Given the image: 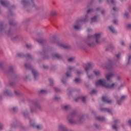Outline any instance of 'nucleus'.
<instances>
[{"label":"nucleus","mask_w":131,"mask_h":131,"mask_svg":"<svg viewBox=\"0 0 131 131\" xmlns=\"http://www.w3.org/2000/svg\"><path fill=\"white\" fill-rule=\"evenodd\" d=\"M83 68H84L89 78H92L93 77V75H90L89 72L94 67V63L92 62H89L87 64H83Z\"/></svg>","instance_id":"obj_4"},{"label":"nucleus","mask_w":131,"mask_h":131,"mask_svg":"<svg viewBox=\"0 0 131 131\" xmlns=\"http://www.w3.org/2000/svg\"><path fill=\"white\" fill-rule=\"evenodd\" d=\"M4 128V125L3 124H0V129L2 130Z\"/></svg>","instance_id":"obj_55"},{"label":"nucleus","mask_w":131,"mask_h":131,"mask_svg":"<svg viewBox=\"0 0 131 131\" xmlns=\"http://www.w3.org/2000/svg\"><path fill=\"white\" fill-rule=\"evenodd\" d=\"M10 25H13V26L16 25V24H15V22H14V21H10Z\"/></svg>","instance_id":"obj_50"},{"label":"nucleus","mask_w":131,"mask_h":131,"mask_svg":"<svg viewBox=\"0 0 131 131\" xmlns=\"http://www.w3.org/2000/svg\"><path fill=\"white\" fill-rule=\"evenodd\" d=\"M0 4L2 5V6H3V7H8L9 2L5 0H0Z\"/></svg>","instance_id":"obj_16"},{"label":"nucleus","mask_w":131,"mask_h":131,"mask_svg":"<svg viewBox=\"0 0 131 131\" xmlns=\"http://www.w3.org/2000/svg\"><path fill=\"white\" fill-rule=\"evenodd\" d=\"M93 37V35H88V40H90V39H92Z\"/></svg>","instance_id":"obj_47"},{"label":"nucleus","mask_w":131,"mask_h":131,"mask_svg":"<svg viewBox=\"0 0 131 131\" xmlns=\"http://www.w3.org/2000/svg\"><path fill=\"white\" fill-rule=\"evenodd\" d=\"M4 94L6 96H10V95L12 94V92L10 90H7L5 91H4Z\"/></svg>","instance_id":"obj_25"},{"label":"nucleus","mask_w":131,"mask_h":131,"mask_svg":"<svg viewBox=\"0 0 131 131\" xmlns=\"http://www.w3.org/2000/svg\"><path fill=\"white\" fill-rule=\"evenodd\" d=\"M80 99H81V100H82V102H83L84 103V102H85V97H83L82 98L79 97V98L76 99H75L76 102H77V100H79Z\"/></svg>","instance_id":"obj_28"},{"label":"nucleus","mask_w":131,"mask_h":131,"mask_svg":"<svg viewBox=\"0 0 131 131\" xmlns=\"http://www.w3.org/2000/svg\"><path fill=\"white\" fill-rule=\"evenodd\" d=\"M101 13L102 15H105V13H106V11L105 10L103 9L101 11Z\"/></svg>","instance_id":"obj_44"},{"label":"nucleus","mask_w":131,"mask_h":131,"mask_svg":"<svg viewBox=\"0 0 131 131\" xmlns=\"http://www.w3.org/2000/svg\"><path fill=\"white\" fill-rule=\"evenodd\" d=\"M74 81L76 83H79V82H81V79L79 78H76L75 79Z\"/></svg>","instance_id":"obj_30"},{"label":"nucleus","mask_w":131,"mask_h":131,"mask_svg":"<svg viewBox=\"0 0 131 131\" xmlns=\"http://www.w3.org/2000/svg\"><path fill=\"white\" fill-rule=\"evenodd\" d=\"M17 56L19 58H22L23 57H24V54H23V53H18L17 54Z\"/></svg>","instance_id":"obj_33"},{"label":"nucleus","mask_w":131,"mask_h":131,"mask_svg":"<svg viewBox=\"0 0 131 131\" xmlns=\"http://www.w3.org/2000/svg\"><path fill=\"white\" fill-rule=\"evenodd\" d=\"M14 93L15 95H16L17 96H19L20 95V93H19L18 91H15Z\"/></svg>","instance_id":"obj_57"},{"label":"nucleus","mask_w":131,"mask_h":131,"mask_svg":"<svg viewBox=\"0 0 131 131\" xmlns=\"http://www.w3.org/2000/svg\"><path fill=\"white\" fill-rule=\"evenodd\" d=\"M128 11H130V13H131V6H130V7L128 8Z\"/></svg>","instance_id":"obj_64"},{"label":"nucleus","mask_w":131,"mask_h":131,"mask_svg":"<svg viewBox=\"0 0 131 131\" xmlns=\"http://www.w3.org/2000/svg\"><path fill=\"white\" fill-rule=\"evenodd\" d=\"M126 99V96H122L119 100H117L118 104L121 105V102H123Z\"/></svg>","instance_id":"obj_19"},{"label":"nucleus","mask_w":131,"mask_h":131,"mask_svg":"<svg viewBox=\"0 0 131 131\" xmlns=\"http://www.w3.org/2000/svg\"><path fill=\"white\" fill-rule=\"evenodd\" d=\"M11 39L13 41H16V40H18V39H19V36L13 35L11 37Z\"/></svg>","instance_id":"obj_22"},{"label":"nucleus","mask_w":131,"mask_h":131,"mask_svg":"<svg viewBox=\"0 0 131 131\" xmlns=\"http://www.w3.org/2000/svg\"><path fill=\"white\" fill-rule=\"evenodd\" d=\"M62 109L67 111V110H69V109H71V106L70 104H67L62 106Z\"/></svg>","instance_id":"obj_21"},{"label":"nucleus","mask_w":131,"mask_h":131,"mask_svg":"<svg viewBox=\"0 0 131 131\" xmlns=\"http://www.w3.org/2000/svg\"><path fill=\"white\" fill-rule=\"evenodd\" d=\"M92 12H94V9H89L88 11H87V13L88 14H90V13H92Z\"/></svg>","instance_id":"obj_39"},{"label":"nucleus","mask_w":131,"mask_h":131,"mask_svg":"<svg viewBox=\"0 0 131 131\" xmlns=\"http://www.w3.org/2000/svg\"><path fill=\"white\" fill-rule=\"evenodd\" d=\"M97 119H98V120H100L101 121H104V120H105V118L103 117H97Z\"/></svg>","instance_id":"obj_29"},{"label":"nucleus","mask_w":131,"mask_h":131,"mask_svg":"<svg viewBox=\"0 0 131 131\" xmlns=\"http://www.w3.org/2000/svg\"><path fill=\"white\" fill-rule=\"evenodd\" d=\"M96 86H99V85H101V86H104L106 89H111L112 90H114L116 89L117 86H118V84L117 83H112V84H107V81L106 80L103 79L97 81L96 82Z\"/></svg>","instance_id":"obj_2"},{"label":"nucleus","mask_w":131,"mask_h":131,"mask_svg":"<svg viewBox=\"0 0 131 131\" xmlns=\"http://www.w3.org/2000/svg\"><path fill=\"white\" fill-rule=\"evenodd\" d=\"M87 45L89 46V47H91V48H93V47H95V46H96V43H95V42H87Z\"/></svg>","instance_id":"obj_27"},{"label":"nucleus","mask_w":131,"mask_h":131,"mask_svg":"<svg viewBox=\"0 0 131 131\" xmlns=\"http://www.w3.org/2000/svg\"><path fill=\"white\" fill-rule=\"evenodd\" d=\"M29 119L30 120V124L33 128H35L36 127L38 130L42 129L43 126H42L41 124L36 125V122H35V121L32 120L30 118H29Z\"/></svg>","instance_id":"obj_6"},{"label":"nucleus","mask_w":131,"mask_h":131,"mask_svg":"<svg viewBox=\"0 0 131 131\" xmlns=\"http://www.w3.org/2000/svg\"><path fill=\"white\" fill-rule=\"evenodd\" d=\"M81 73H82V72L80 71H77L76 74H77V75H80V74H81Z\"/></svg>","instance_id":"obj_46"},{"label":"nucleus","mask_w":131,"mask_h":131,"mask_svg":"<svg viewBox=\"0 0 131 131\" xmlns=\"http://www.w3.org/2000/svg\"><path fill=\"white\" fill-rule=\"evenodd\" d=\"M24 116L26 117L27 116H28V111H26L24 113Z\"/></svg>","instance_id":"obj_38"},{"label":"nucleus","mask_w":131,"mask_h":131,"mask_svg":"<svg viewBox=\"0 0 131 131\" xmlns=\"http://www.w3.org/2000/svg\"><path fill=\"white\" fill-rule=\"evenodd\" d=\"M68 61L69 62H73L74 61H75V58L74 57H70L68 59Z\"/></svg>","instance_id":"obj_31"},{"label":"nucleus","mask_w":131,"mask_h":131,"mask_svg":"<svg viewBox=\"0 0 131 131\" xmlns=\"http://www.w3.org/2000/svg\"><path fill=\"white\" fill-rule=\"evenodd\" d=\"M96 93L97 91L96 90H93L90 94H96Z\"/></svg>","instance_id":"obj_51"},{"label":"nucleus","mask_w":131,"mask_h":131,"mask_svg":"<svg viewBox=\"0 0 131 131\" xmlns=\"http://www.w3.org/2000/svg\"><path fill=\"white\" fill-rule=\"evenodd\" d=\"M66 76H67V77H71L72 76L71 73L69 72H67L66 73Z\"/></svg>","instance_id":"obj_34"},{"label":"nucleus","mask_w":131,"mask_h":131,"mask_svg":"<svg viewBox=\"0 0 131 131\" xmlns=\"http://www.w3.org/2000/svg\"><path fill=\"white\" fill-rule=\"evenodd\" d=\"M95 38L96 39V42L97 45H100L101 43V33H96L95 34Z\"/></svg>","instance_id":"obj_8"},{"label":"nucleus","mask_w":131,"mask_h":131,"mask_svg":"<svg viewBox=\"0 0 131 131\" xmlns=\"http://www.w3.org/2000/svg\"><path fill=\"white\" fill-rule=\"evenodd\" d=\"M52 57L53 58V59H61L62 58V56H61V55L58 54V53H56L55 54H52Z\"/></svg>","instance_id":"obj_18"},{"label":"nucleus","mask_w":131,"mask_h":131,"mask_svg":"<svg viewBox=\"0 0 131 131\" xmlns=\"http://www.w3.org/2000/svg\"><path fill=\"white\" fill-rule=\"evenodd\" d=\"M40 93L41 94H46V93H47V91L45 90H41L40 91Z\"/></svg>","instance_id":"obj_40"},{"label":"nucleus","mask_w":131,"mask_h":131,"mask_svg":"<svg viewBox=\"0 0 131 131\" xmlns=\"http://www.w3.org/2000/svg\"><path fill=\"white\" fill-rule=\"evenodd\" d=\"M121 45L122 46H125V44H124V42L123 41H122L121 42H120Z\"/></svg>","instance_id":"obj_62"},{"label":"nucleus","mask_w":131,"mask_h":131,"mask_svg":"<svg viewBox=\"0 0 131 131\" xmlns=\"http://www.w3.org/2000/svg\"><path fill=\"white\" fill-rule=\"evenodd\" d=\"M101 111L102 112H108V113L111 114L112 113V111L109 108H100Z\"/></svg>","instance_id":"obj_20"},{"label":"nucleus","mask_w":131,"mask_h":131,"mask_svg":"<svg viewBox=\"0 0 131 131\" xmlns=\"http://www.w3.org/2000/svg\"><path fill=\"white\" fill-rule=\"evenodd\" d=\"M94 73L96 76H100L101 75V72L98 70L94 71Z\"/></svg>","instance_id":"obj_23"},{"label":"nucleus","mask_w":131,"mask_h":131,"mask_svg":"<svg viewBox=\"0 0 131 131\" xmlns=\"http://www.w3.org/2000/svg\"><path fill=\"white\" fill-rule=\"evenodd\" d=\"M35 111V110L34 109V108L31 107H30V112H31V113H33V112H34Z\"/></svg>","instance_id":"obj_41"},{"label":"nucleus","mask_w":131,"mask_h":131,"mask_svg":"<svg viewBox=\"0 0 131 131\" xmlns=\"http://www.w3.org/2000/svg\"><path fill=\"white\" fill-rule=\"evenodd\" d=\"M26 47H27V48H28V49H30V48H31V45H30V44H29V45L27 44V45H26Z\"/></svg>","instance_id":"obj_56"},{"label":"nucleus","mask_w":131,"mask_h":131,"mask_svg":"<svg viewBox=\"0 0 131 131\" xmlns=\"http://www.w3.org/2000/svg\"><path fill=\"white\" fill-rule=\"evenodd\" d=\"M127 27H128V28L130 29V28H131V24L128 25H127Z\"/></svg>","instance_id":"obj_63"},{"label":"nucleus","mask_w":131,"mask_h":131,"mask_svg":"<svg viewBox=\"0 0 131 131\" xmlns=\"http://www.w3.org/2000/svg\"><path fill=\"white\" fill-rule=\"evenodd\" d=\"M109 29L113 32V33H116V30H115V29H114V27L113 26H111L108 27Z\"/></svg>","instance_id":"obj_26"},{"label":"nucleus","mask_w":131,"mask_h":131,"mask_svg":"<svg viewBox=\"0 0 131 131\" xmlns=\"http://www.w3.org/2000/svg\"><path fill=\"white\" fill-rule=\"evenodd\" d=\"M99 18V15H95L91 18V24H93L96 22H98V19Z\"/></svg>","instance_id":"obj_10"},{"label":"nucleus","mask_w":131,"mask_h":131,"mask_svg":"<svg viewBox=\"0 0 131 131\" xmlns=\"http://www.w3.org/2000/svg\"><path fill=\"white\" fill-rule=\"evenodd\" d=\"M61 82L63 84H65V83H66V80H65V78H62V79L61 80Z\"/></svg>","instance_id":"obj_43"},{"label":"nucleus","mask_w":131,"mask_h":131,"mask_svg":"<svg viewBox=\"0 0 131 131\" xmlns=\"http://www.w3.org/2000/svg\"><path fill=\"white\" fill-rule=\"evenodd\" d=\"M115 76V73H112L106 74L105 77L107 80H110V79H111V78H113V77H114Z\"/></svg>","instance_id":"obj_13"},{"label":"nucleus","mask_w":131,"mask_h":131,"mask_svg":"<svg viewBox=\"0 0 131 131\" xmlns=\"http://www.w3.org/2000/svg\"><path fill=\"white\" fill-rule=\"evenodd\" d=\"M50 14H51V16H55V15H56L57 14V12H56L55 11H51Z\"/></svg>","instance_id":"obj_36"},{"label":"nucleus","mask_w":131,"mask_h":131,"mask_svg":"<svg viewBox=\"0 0 131 131\" xmlns=\"http://www.w3.org/2000/svg\"><path fill=\"white\" fill-rule=\"evenodd\" d=\"M113 10L115 12H116V11H118V8H117V7H114L113 8Z\"/></svg>","instance_id":"obj_45"},{"label":"nucleus","mask_w":131,"mask_h":131,"mask_svg":"<svg viewBox=\"0 0 131 131\" xmlns=\"http://www.w3.org/2000/svg\"><path fill=\"white\" fill-rule=\"evenodd\" d=\"M49 82L50 83V85H53V84H54V80H53V79H50Z\"/></svg>","instance_id":"obj_37"},{"label":"nucleus","mask_w":131,"mask_h":131,"mask_svg":"<svg viewBox=\"0 0 131 131\" xmlns=\"http://www.w3.org/2000/svg\"><path fill=\"white\" fill-rule=\"evenodd\" d=\"M95 127H96V128H99V127H100V125H99L97 124H95Z\"/></svg>","instance_id":"obj_60"},{"label":"nucleus","mask_w":131,"mask_h":131,"mask_svg":"<svg viewBox=\"0 0 131 131\" xmlns=\"http://www.w3.org/2000/svg\"><path fill=\"white\" fill-rule=\"evenodd\" d=\"M124 16L125 17H126V18H128V13L125 12L124 14Z\"/></svg>","instance_id":"obj_53"},{"label":"nucleus","mask_w":131,"mask_h":131,"mask_svg":"<svg viewBox=\"0 0 131 131\" xmlns=\"http://www.w3.org/2000/svg\"><path fill=\"white\" fill-rule=\"evenodd\" d=\"M10 32H11V30H9L8 32H7L6 34H7V35H10Z\"/></svg>","instance_id":"obj_61"},{"label":"nucleus","mask_w":131,"mask_h":131,"mask_svg":"<svg viewBox=\"0 0 131 131\" xmlns=\"http://www.w3.org/2000/svg\"><path fill=\"white\" fill-rule=\"evenodd\" d=\"M33 106L34 107H35V108L38 109V110H40V111L42 110V107H41V106H40V105H39V104H38L37 102H35L33 104Z\"/></svg>","instance_id":"obj_17"},{"label":"nucleus","mask_w":131,"mask_h":131,"mask_svg":"<svg viewBox=\"0 0 131 131\" xmlns=\"http://www.w3.org/2000/svg\"><path fill=\"white\" fill-rule=\"evenodd\" d=\"M89 21V16L86 15L84 18H82L79 21H76L75 24L74 25V28L75 30H79L80 29V23L81 22H88Z\"/></svg>","instance_id":"obj_5"},{"label":"nucleus","mask_w":131,"mask_h":131,"mask_svg":"<svg viewBox=\"0 0 131 131\" xmlns=\"http://www.w3.org/2000/svg\"><path fill=\"white\" fill-rule=\"evenodd\" d=\"M102 100L104 103H107V104H110L112 103V101L109 100V98L107 96H102Z\"/></svg>","instance_id":"obj_11"},{"label":"nucleus","mask_w":131,"mask_h":131,"mask_svg":"<svg viewBox=\"0 0 131 131\" xmlns=\"http://www.w3.org/2000/svg\"><path fill=\"white\" fill-rule=\"evenodd\" d=\"M116 57L117 59H119L120 58V53H118V54H117Z\"/></svg>","instance_id":"obj_58"},{"label":"nucleus","mask_w":131,"mask_h":131,"mask_svg":"<svg viewBox=\"0 0 131 131\" xmlns=\"http://www.w3.org/2000/svg\"><path fill=\"white\" fill-rule=\"evenodd\" d=\"M6 28H7V26L4 24V22L0 21V32L4 31Z\"/></svg>","instance_id":"obj_14"},{"label":"nucleus","mask_w":131,"mask_h":131,"mask_svg":"<svg viewBox=\"0 0 131 131\" xmlns=\"http://www.w3.org/2000/svg\"><path fill=\"white\" fill-rule=\"evenodd\" d=\"M58 128L61 130L68 131V129H67V127H66V126H65V125H63L62 124H60L58 125Z\"/></svg>","instance_id":"obj_15"},{"label":"nucleus","mask_w":131,"mask_h":131,"mask_svg":"<svg viewBox=\"0 0 131 131\" xmlns=\"http://www.w3.org/2000/svg\"><path fill=\"white\" fill-rule=\"evenodd\" d=\"M21 5L23 7L26 9H29V8H33L35 9H36V5L34 4L33 0H31L30 2H29L28 0H22Z\"/></svg>","instance_id":"obj_3"},{"label":"nucleus","mask_w":131,"mask_h":131,"mask_svg":"<svg viewBox=\"0 0 131 131\" xmlns=\"http://www.w3.org/2000/svg\"><path fill=\"white\" fill-rule=\"evenodd\" d=\"M75 112H73L68 116V120L70 124H76L79 122H82L84 120V117L82 115L78 117V119L76 120L75 117Z\"/></svg>","instance_id":"obj_1"},{"label":"nucleus","mask_w":131,"mask_h":131,"mask_svg":"<svg viewBox=\"0 0 131 131\" xmlns=\"http://www.w3.org/2000/svg\"><path fill=\"white\" fill-rule=\"evenodd\" d=\"M69 69L70 70H73L74 69H75V68L74 67H69Z\"/></svg>","instance_id":"obj_48"},{"label":"nucleus","mask_w":131,"mask_h":131,"mask_svg":"<svg viewBox=\"0 0 131 131\" xmlns=\"http://www.w3.org/2000/svg\"><path fill=\"white\" fill-rule=\"evenodd\" d=\"M37 41L39 43H43L45 41L43 39H40V40H38Z\"/></svg>","instance_id":"obj_35"},{"label":"nucleus","mask_w":131,"mask_h":131,"mask_svg":"<svg viewBox=\"0 0 131 131\" xmlns=\"http://www.w3.org/2000/svg\"><path fill=\"white\" fill-rule=\"evenodd\" d=\"M25 66L26 67V68H27V69H31L32 70V73L33 74V75H34V77L35 78V79H37V78H38V72H37L36 70H35V69L31 68V66H30V64H28L27 66V64H25Z\"/></svg>","instance_id":"obj_7"},{"label":"nucleus","mask_w":131,"mask_h":131,"mask_svg":"<svg viewBox=\"0 0 131 131\" xmlns=\"http://www.w3.org/2000/svg\"><path fill=\"white\" fill-rule=\"evenodd\" d=\"M12 111H13V112H17V111H18V107H16V106H14L13 107H12V108L11 109Z\"/></svg>","instance_id":"obj_32"},{"label":"nucleus","mask_w":131,"mask_h":131,"mask_svg":"<svg viewBox=\"0 0 131 131\" xmlns=\"http://www.w3.org/2000/svg\"><path fill=\"white\" fill-rule=\"evenodd\" d=\"M43 68H44V69H48L49 67L46 64H44V65H43Z\"/></svg>","instance_id":"obj_54"},{"label":"nucleus","mask_w":131,"mask_h":131,"mask_svg":"<svg viewBox=\"0 0 131 131\" xmlns=\"http://www.w3.org/2000/svg\"><path fill=\"white\" fill-rule=\"evenodd\" d=\"M107 4H112V5H115L116 1L115 0H106Z\"/></svg>","instance_id":"obj_24"},{"label":"nucleus","mask_w":131,"mask_h":131,"mask_svg":"<svg viewBox=\"0 0 131 131\" xmlns=\"http://www.w3.org/2000/svg\"><path fill=\"white\" fill-rule=\"evenodd\" d=\"M57 45L60 47V48H62V49H68V48H69V46L68 45H66L62 42H57Z\"/></svg>","instance_id":"obj_12"},{"label":"nucleus","mask_w":131,"mask_h":131,"mask_svg":"<svg viewBox=\"0 0 131 131\" xmlns=\"http://www.w3.org/2000/svg\"><path fill=\"white\" fill-rule=\"evenodd\" d=\"M92 31H93V29H92L91 28L87 29V32H92Z\"/></svg>","instance_id":"obj_52"},{"label":"nucleus","mask_w":131,"mask_h":131,"mask_svg":"<svg viewBox=\"0 0 131 131\" xmlns=\"http://www.w3.org/2000/svg\"><path fill=\"white\" fill-rule=\"evenodd\" d=\"M130 61H131V55H129L128 56V61L127 64H130Z\"/></svg>","instance_id":"obj_42"},{"label":"nucleus","mask_w":131,"mask_h":131,"mask_svg":"<svg viewBox=\"0 0 131 131\" xmlns=\"http://www.w3.org/2000/svg\"><path fill=\"white\" fill-rule=\"evenodd\" d=\"M115 124L113 125V128L115 129V130H117L119 127L117 126V125H116V123H119V122H120V120L119 119H116L114 120Z\"/></svg>","instance_id":"obj_9"},{"label":"nucleus","mask_w":131,"mask_h":131,"mask_svg":"<svg viewBox=\"0 0 131 131\" xmlns=\"http://www.w3.org/2000/svg\"><path fill=\"white\" fill-rule=\"evenodd\" d=\"M54 91H55L56 92H60V89H58L57 88H54Z\"/></svg>","instance_id":"obj_49"},{"label":"nucleus","mask_w":131,"mask_h":131,"mask_svg":"<svg viewBox=\"0 0 131 131\" xmlns=\"http://www.w3.org/2000/svg\"><path fill=\"white\" fill-rule=\"evenodd\" d=\"M128 124L129 125V126H130L131 127V120H129L128 121Z\"/></svg>","instance_id":"obj_59"}]
</instances>
